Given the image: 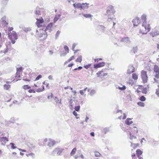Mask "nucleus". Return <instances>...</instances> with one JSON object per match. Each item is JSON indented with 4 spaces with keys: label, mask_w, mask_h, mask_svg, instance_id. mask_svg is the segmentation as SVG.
Masks as SVG:
<instances>
[{
    "label": "nucleus",
    "mask_w": 159,
    "mask_h": 159,
    "mask_svg": "<svg viewBox=\"0 0 159 159\" xmlns=\"http://www.w3.org/2000/svg\"><path fill=\"white\" fill-rule=\"evenodd\" d=\"M115 11L114 10L113 7L112 6H110L107 8L106 15L109 16L111 15H113Z\"/></svg>",
    "instance_id": "1"
},
{
    "label": "nucleus",
    "mask_w": 159,
    "mask_h": 159,
    "mask_svg": "<svg viewBox=\"0 0 159 159\" xmlns=\"http://www.w3.org/2000/svg\"><path fill=\"white\" fill-rule=\"evenodd\" d=\"M141 76L143 82V83H146L147 82L148 76L146 71H144L143 70H142L141 72Z\"/></svg>",
    "instance_id": "2"
},
{
    "label": "nucleus",
    "mask_w": 159,
    "mask_h": 159,
    "mask_svg": "<svg viewBox=\"0 0 159 159\" xmlns=\"http://www.w3.org/2000/svg\"><path fill=\"white\" fill-rule=\"evenodd\" d=\"M64 149L62 148H56L53 151V153H57L58 155H60Z\"/></svg>",
    "instance_id": "3"
},
{
    "label": "nucleus",
    "mask_w": 159,
    "mask_h": 159,
    "mask_svg": "<svg viewBox=\"0 0 159 159\" xmlns=\"http://www.w3.org/2000/svg\"><path fill=\"white\" fill-rule=\"evenodd\" d=\"M149 34L153 37L159 35V30H157V28H155L154 31L153 32L152 31Z\"/></svg>",
    "instance_id": "4"
},
{
    "label": "nucleus",
    "mask_w": 159,
    "mask_h": 159,
    "mask_svg": "<svg viewBox=\"0 0 159 159\" xmlns=\"http://www.w3.org/2000/svg\"><path fill=\"white\" fill-rule=\"evenodd\" d=\"M105 62L104 61H102L101 62H99L98 64H94L93 65L94 68L95 69H97L104 66Z\"/></svg>",
    "instance_id": "5"
},
{
    "label": "nucleus",
    "mask_w": 159,
    "mask_h": 159,
    "mask_svg": "<svg viewBox=\"0 0 159 159\" xmlns=\"http://www.w3.org/2000/svg\"><path fill=\"white\" fill-rule=\"evenodd\" d=\"M53 24L52 23H49L47 26L46 27V29H45L44 33H45L46 34H47V33L46 32V31L48 30H49V32H51V31H52V27L53 26Z\"/></svg>",
    "instance_id": "6"
},
{
    "label": "nucleus",
    "mask_w": 159,
    "mask_h": 159,
    "mask_svg": "<svg viewBox=\"0 0 159 159\" xmlns=\"http://www.w3.org/2000/svg\"><path fill=\"white\" fill-rule=\"evenodd\" d=\"M6 18V16H4L1 19V24H2V26L3 27L6 26L8 24V23L5 20Z\"/></svg>",
    "instance_id": "7"
},
{
    "label": "nucleus",
    "mask_w": 159,
    "mask_h": 159,
    "mask_svg": "<svg viewBox=\"0 0 159 159\" xmlns=\"http://www.w3.org/2000/svg\"><path fill=\"white\" fill-rule=\"evenodd\" d=\"M81 6L82 7L81 8V10H86L89 7V3H81Z\"/></svg>",
    "instance_id": "8"
},
{
    "label": "nucleus",
    "mask_w": 159,
    "mask_h": 159,
    "mask_svg": "<svg viewBox=\"0 0 159 159\" xmlns=\"http://www.w3.org/2000/svg\"><path fill=\"white\" fill-rule=\"evenodd\" d=\"M82 4L80 3H74L73 5L74 7L76 8H77L78 9H80V10H81V8H82Z\"/></svg>",
    "instance_id": "9"
},
{
    "label": "nucleus",
    "mask_w": 159,
    "mask_h": 159,
    "mask_svg": "<svg viewBox=\"0 0 159 159\" xmlns=\"http://www.w3.org/2000/svg\"><path fill=\"white\" fill-rule=\"evenodd\" d=\"M56 143V142L55 141L50 140L48 142V146L50 147H53L55 144Z\"/></svg>",
    "instance_id": "10"
},
{
    "label": "nucleus",
    "mask_w": 159,
    "mask_h": 159,
    "mask_svg": "<svg viewBox=\"0 0 159 159\" xmlns=\"http://www.w3.org/2000/svg\"><path fill=\"white\" fill-rule=\"evenodd\" d=\"M36 20L37 21L36 22V24L37 26L39 27V26L38 24L43 23L44 22L43 20L42 17H41L40 19H37Z\"/></svg>",
    "instance_id": "11"
},
{
    "label": "nucleus",
    "mask_w": 159,
    "mask_h": 159,
    "mask_svg": "<svg viewBox=\"0 0 159 159\" xmlns=\"http://www.w3.org/2000/svg\"><path fill=\"white\" fill-rule=\"evenodd\" d=\"M132 119H133V118H127L125 121V124L128 125H130L132 124L133 123V121H130V120Z\"/></svg>",
    "instance_id": "12"
},
{
    "label": "nucleus",
    "mask_w": 159,
    "mask_h": 159,
    "mask_svg": "<svg viewBox=\"0 0 159 159\" xmlns=\"http://www.w3.org/2000/svg\"><path fill=\"white\" fill-rule=\"evenodd\" d=\"M0 140L2 142H3L5 143L6 142L8 141V138L6 137H0Z\"/></svg>",
    "instance_id": "13"
},
{
    "label": "nucleus",
    "mask_w": 159,
    "mask_h": 159,
    "mask_svg": "<svg viewBox=\"0 0 159 159\" xmlns=\"http://www.w3.org/2000/svg\"><path fill=\"white\" fill-rule=\"evenodd\" d=\"M61 14H56L55 15V17H54L53 19L54 23H55L56 21L59 19L61 16Z\"/></svg>",
    "instance_id": "14"
},
{
    "label": "nucleus",
    "mask_w": 159,
    "mask_h": 159,
    "mask_svg": "<svg viewBox=\"0 0 159 159\" xmlns=\"http://www.w3.org/2000/svg\"><path fill=\"white\" fill-rule=\"evenodd\" d=\"M154 71L156 73L159 72V67L157 65H155L153 68Z\"/></svg>",
    "instance_id": "15"
},
{
    "label": "nucleus",
    "mask_w": 159,
    "mask_h": 159,
    "mask_svg": "<svg viewBox=\"0 0 159 159\" xmlns=\"http://www.w3.org/2000/svg\"><path fill=\"white\" fill-rule=\"evenodd\" d=\"M11 43H9L8 44H6V48L3 51V53H7L8 50L9 48L8 47V46H10V47H11Z\"/></svg>",
    "instance_id": "16"
},
{
    "label": "nucleus",
    "mask_w": 159,
    "mask_h": 159,
    "mask_svg": "<svg viewBox=\"0 0 159 159\" xmlns=\"http://www.w3.org/2000/svg\"><path fill=\"white\" fill-rule=\"evenodd\" d=\"M11 35H12V37L13 36L15 40H16L18 39L17 34L15 31H13L12 32V34Z\"/></svg>",
    "instance_id": "17"
},
{
    "label": "nucleus",
    "mask_w": 159,
    "mask_h": 159,
    "mask_svg": "<svg viewBox=\"0 0 159 159\" xmlns=\"http://www.w3.org/2000/svg\"><path fill=\"white\" fill-rule=\"evenodd\" d=\"M8 34V37L11 40V43L14 44L15 43L16 41L15 40H13L12 39V35H10V34L9 33Z\"/></svg>",
    "instance_id": "18"
},
{
    "label": "nucleus",
    "mask_w": 159,
    "mask_h": 159,
    "mask_svg": "<svg viewBox=\"0 0 159 159\" xmlns=\"http://www.w3.org/2000/svg\"><path fill=\"white\" fill-rule=\"evenodd\" d=\"M143 152V151H141L140 149H138L136 151V153L137 156L141 155Z\"/></svg>",
    "instance_id": "19"
},
{
    "label": "nucleus",
    "mask_w": 159,
    "mask_h": 159,
    "mask_svg": "<svg viewBox=\"0 0 159 159\" xmlns=\"http://www.w3.org/2000/svg\"><path fill=\"white\" fill-rule=\"evenodd\" d=\"M82 14L86 18H91L93 16L90 14H84L82 13Z\"/></svg>",
    "instance_id": "20"
},
{
    "label": "nucleus",
    "mask_w": 159,
    "mask_h": 159,
    "mask_svg": "<svg viewBox=\"0 0 159 159\" xmlns=\"http://www.w3.org/2000/svg\"><path fill=\"white\" fill-rule=\"evenodd\" d=\"M24 68L22 67H20L19 68H16V71L17 72L16 74H17L18 73L19 74V73L20 72H22V70H23Z\"/></svg>",
    "instance_id": "21"
},
{
    "label": "nucleus",
    "mask_w": 159,
    "mask_h": 159,
    "mask_svg": "<svg viewBox=\"0 0 159 159\" xmlns=\"http://www.w3.org/2000/svg\"><path fill=\"white\" fill-rule=\"evenodd\" d=\"M132 131L134 134H136L138 133V130L137 128L135 126L133 127V129L132 130Z\"/></svg>",
    "instance_id": "22"
},
{
    "label": "nucleus",
    "mask_w": 159,
    "mask_h": 159,
    "mask_svg": "<svg viewBox=\"0 0 159 159\" xmlns=\"http://www.w3.org/2000/svg\"><path fill=\"white\" fill-rule=\"evenodd\" d=\"M109 131V129L108 128H105L103 129L102 131V133H104L106 134Z\"/></svg>",
    "instance_id": "23"
},
{
    "label": "nucleus",
    "mask_w": 159,
    "mask_h": 159,
    "mask_svg": "<svg viewBox=\"0 0 159 159\" xmlns=\"http://www.w3.org/2000/svg\"><path fill=\"white\" fill-rule=\"evenodd\" d=\"M128 41H129V38L127 37H126L122 38L120 41L121 42H125Z\"/></svg>",
    "instance_id": "24"
},
{
    "label": "nucleus",
    "mask_w": 159,
    "mask_h": 159,
    "mask_svg": "<svg viewBox=\"0 0 159 159\" xmlns=\"http://www.w3.org/2000/svg\"><path fill=\"white\" fill-rule=\"evenodd\" d=\"M82 61V57L81 55H80L77 58V59L75 61L76 62H81Z\"/></svg>",
    "instance_id": "25"
},
{
    "label": "nucleus",
    "mask_w": 159,
    "mask_h": 159,
    "mask_svg": "<svg viewBox=\"0 0 159 159\" xmlns=\"http://www.w3.org/2000/svg\"><path fill=\"white\" fill-rule=\"evenodd\" d=\"M10 85L9 84H5L4 85L3 87L4 89L8 90L10 88Z\"/></svg>",
    "instance_id": "26"
},
{
    "label": "nucleus",
    "mask_w": 159,
    "mask_h": 159,
    "mask_svg": "<svg viewBox=\"0 0 159 159\" xmlns=\"http://www.w3.org/2000/svg\"><path fill=\"white\" fill-rule=\"evenodd\" d=\"M132 78L135 80H137L138 78V76L135 73H133L132 74Z\"/></svg>",
    "instance_id": "27"
},
{
    "label": "nucleus",
    "mask_w": 159,
    "mask_h": 159,
    "mask_svg": "<svg viewBox=\"0 0 159 159\" xmlns=\"http://www.w3.org/2000/svg\"><path fill=\"white\" fill-rule=\"evenodd\" d=\"M76 148H74L71 151V152L70 153V155L71 156H72L74 155L76 151Z\"/></svg>",
    "instance_id": "28"
},
{
    "label": "nucleus",
    "mask_w": 159,
    "mask_h": 159,
    "mask_svg": "<svg viewBox=\"0 0 159 159\" xmlns=\"http://www.w3.org/2000/svg\"><path fill=\"white\" fill-rule=\"evenodd\" d=\"M147 16L145 14H143L141 16V19L143 21H146Z\"/></svg>",
    "instance_id": "29"
},
{
    "label": "nucleus",
    "mask_w": 159,
    "mask_h": 159,
    "mask_svg": "<svg viewBox=\"0 0 159 159\" xmlns=\"http://www.w3.org/2000/svg\"><path fill=\"white\" fill-rule=\"evenodd\" d=\"M139 99L141 102H144L146 100V98L144 96H142L140 97Z\"/></svg>",
    "instance_id": "30"
},
{
    "label": "nucleus",
    "mask_w": 159,
    "mask_h": 159,
    "mask_svg": "<svg viewBox=\"0 0 159 159\" xmlns=\"http://www.w3.org/2000/svg\"><path fill=\"white\" fill-rule=\"evenodd\" d=\"M138 50V48L137 47H133L132 49L131 50V51L133 52L134 54H135L137 52Z\"/></svg>",
    "instance_id": "31"
},
{
    "label": "nucleus",
    "mask_w": 159,
    "mask_h": 159,
    "mask_svg": "<svg viewBox=\"0 0 159 159\" xmlns=\"http://www.w3.org/2000/svg\"><path fill=\"white\" fill-rule=\"evenodd\" d=\"M147 89L146 87L143 88L142 93L143 94H146L147 93Z\"/></svg>",
    "instance_id": "32"
},
{
    "label": "nucleus",
    "mask_w": 159,
    "mask_h": 159,
    "mask_svg": "<svg viewBox=\"0 0 159 159\" xmlns=\"http://www.w3.org/2000/svg\"><path fill=\"white\" fill-rule=\"evenodd\" d=\"M137 104L138 105L141 107H144L145 106L144 103L141 102H138L137 103Z\"/></svg>",
    "instance_id": "33"
},
{
    "label": "nucleus",
    "mask_w": 159,
    "mask_h": 159,
    "mask_svg": "<svg viewBox=\"0 0 159 159\" xmlns=\"http://www.w3.org/2000/svg\"><path fill=\"white\" fill-rule=\"evenodd\" d=\"M23 88L24 89H29L31 88V87L29 86L28 85H25L23 86Z\"/></svg>",
    "instance_id": "34"
},
{
    "label": "nucleus",
    "mask_w": 159,
    "mask_h": 159,
    "mask_svg": "<svg viewBox=\"0 0 159 159\" xmlns=\"http://www.w3.org/2000/svg\"><path fill=\"white\" fill-rule=\"evenodd\" d=\"M139 143H131V146L133 147L134 149L136 148L137 146H139Z\"/></svg>",
    "instance_id": "35"
},
{
    "label": "nucleus",
    "mask_w": 159,
    "mask_h": 159,
    "mask_svg": "<svg viewBox=\"0 0 159 159\" xmlns=\"http://www.w3.org/2000/svg\"><path fill=\"white\" fill-rule=\"evenodd\" d=\"M80 105L75 106L74 107L75 111H79L80 110Z\"/></svg>",
    "instance_id": "36"
},
{
    "label": "nucleus",
    "mask_w": 159,
    "mask_h": 159,
    "mask_svg": "<svg viewBox=\"0 0 159 159\" xmlns=\"http://www.w3.org/2000/svg\"><path fill=\"white\" fill-rule=\"evenodd\" d=\"M104 71L103 70H100V71H98V72H97L96 73V75H97V77H99L100 76L99 75H102V73Z\"/></svg>",
    "instance_id": "37"
},
{
    "label": "nucleus",
    "mask_w": 159,
    "mask_h": 159,
    "mask_svg": "<svg viewBox=\"0 0 159 159\" xmlns=\"http://www.w3.org/2000/svg\"><path fill=\"white\" fill-rule=\"evenodd\" d=\"M10 145H11V148L13 149L17 148L15 146V144L13 143H11Z\"/></svg>",
    "instance_id": "38"
},
{
    "label": "nucleus",
    "mask_w": 159,
    "mask_h": 159,
    "mask_svg": "<svg viewBox=\"0 0 159 159\" xmlns=\"http://www.w3.org/2000/svg\"><path fill=\"white\" fill-rule=\"evenodd\" d=\"M96 91L94 89H92L91 90L90 93V95L91 96H93L96 93Z\"/></svg>",
    "instance_id": "39"
},
{
    "label": "nucleus",
    "mask_w": 159,
    "mask_h": 159,
    "mask_svg": "<svg viewBox=\"0 0 159 159\" xmlns=\"http://www.w3.org/2000/svg\"><path fill=\"white\" fill-rule=\"evenodd\" d=\"M23 30L25 32H27L30 31L31 30V29L30 28H25L23 29Z\"/></svg>",
    "instance_id": "40"
},
{
    "label": "nucleus",
    "mask_w": 159,
    "mask_h": 159,
    "mask_svg": "<svg viewBox=\"0 0 159 159\" xmlns=\"http://www.w3.org/2000/svg\"><path fill=\"white\" fill-rule=\"evenodd\" d=\"M9 0H2V4L3 5H6L7 4V3Z\"/></svg>",
    "instance_id": "41"
},
{
    "label": "nucleus",
    "mask_w": 159,
    "mask_h": 159,
    "mask_svg": "<svg viewBox=\"0 0 159 159\" xmlns=\"http://www.w3.org/2000/svg\"><path fill=\"white\" fill-rule=\"evenodd\" d=\"M91 65V64L89 63V64H88L87 65H84L83 66V67H84L86 69H88L90 67Z\"/></svg>",
    "instance_id": "42"
},
{
    "label": "nucleus",
    "mask_w": 159,
    "mask_h": 159,
    "mask_svg": "<svg viewBox=\"0 0 159 159\" xmlns=\"http://www.w3.org/2000/svg\"><path fill=\"white\" fill-rule=\"evenodd\" d=\"M126 89V87L125 85H123L122 87H118V89L122 91L125 90Z\"/></svg>",
    "instance_id": "43"
},
{
    "label": "nucleus",
    "mask_w": 159,
    "mask_h": 159,
    "mask_svg": "<svg viewBox=\"0 0 159 159\" xmlns=\"http://www.w3.org/2000/svg\"><path fill=\"white\" fill-rule=\"evenodd\" d=\"M146 21H143L142 26L144 27L146 30H147Z\"/></svg>",
    "instance_id": "44"
},
{
    "label": "nucleus",
    "mask_w": 159,
    "mask_h": 159,
    "mask_svg": "<svg viewBox=\"0 0 159 159\" xmlns=\"http://www.w3.org/2000/svg\"><path fill=\"white\" fill-rule=\"evenodd\" d=\"M129 68L130 69H132V70L131 71V73H133L135 71V68L133 66H129Z\"/></svg>",
    "instance_id": "45"
},
{
    "label": "nucleus",
    "mask_w": 159,
    "mask_h": 159,
    "mask_svg": "<svg viewBox=\"0 0 159 159\" xmlns=\"http://www.w3.org/2000/svg\"><path fill=\"white\" fill-rule=\"evenodd\" d=\"M43 35L45 36L44 37V38H47V34H46L45 33L44 34V32L43 33H40V34L39 35V36L40 37H43Z\"/></svg>",
    "instance_id": "46"
},
{
    "label": "nucleus",
    "mask_w": 159,
    "mask_h": 159,
    "mask_svg": "<svg viewBox=\"0 0 159 159\" xmlns=\"http://www.w3.org/2000/svg\"><path fill=\"white\" fill-rule=\"evenodd\" d=\"M64 48L65 51L67 52V53H68L69 52V48L67 46L65 45L64 47Z\"/></svg>",
    "instance_id": "47"
},
{
    "label": "nucleus",
    "mask_w": 159,
    "mask_h": 159,
    "mask_svg": "<svg viewBox=\"0 0 159 159\" xmlns=\"http://www.w3.org/2000/svg\"><path fill=\"white\" fill-rule=\"evenodd\" d=\"M15 118L14 117H12L11 118L10 120L9 121V122H10V123H13L15 122Z\"/></svg>",
    "instance_id": "48"
},
{
    "label": "nucleus",
    "mask_w": 159,
    "mask_h": 159,
    "mask_svg": "<svg viewBox=\"0 0 159 159\" xmlns=\"http://www.w3.org/2000/svg\"><path fill=\"white\" fill-rule=\"evenodd\" d=\"M98 27L101 29L102 30L104 31L105 29V27L102 25H99L98 26Z\"/></svg>",
    "instance_id": "49"
},
{
    "label": "nucleus",
    "mask_w": 159,
    "mask_h": 159,
    "mask_svg": "<svg viewBox=\"0 0 159 159\" xmlns=\"http://www.w3.org/2000/svg\"><path fill=\"white\" fill-rule=\"evenodd\" d=\"M130 134V139L131 140L133 138L134 139H136V137L135 136H134L133 135H132V134L131 133H129Z\"/></svg>",
    "instance_id": "50"
},
{
    "label": "nucleus",
    "mask_w": 159,
    "mask_h": 159,
    "mask_svg": "<svg viewBox=\"0 0 159 159\" xmlns=\"http://www.w3.org/2000/svg\"><path fill=\"white\" fill-rule=\"evenodd\" d=\"M60 31H59V30H58L57 32V33H56V35H55V38H56V39H57V38L58 37L59 35L60 34Z\"/></svg>",
    "instance_id": "51"
},
{
    "label": "nucleus",
    "mask_w": 159,
    "mask_h": 159,
    "mask_svg": "<svg viewBox=\"0 0 159 159\" xmlns=\"http://www.w3.org/2000/svg\"><path fill=\"white\" fill-rule=\"evenodd\" d=\"M147 30L148 32H149L151 30V27L150 26V25L149 24H148L147 26Z\"/></svg>",
    "instance_id": "52"
},
{
    "label": "nucleus",
    "mask_w": 159,
    "mask_h": 159,
    "mask_svg": "<svg viewBox=\"0 0 159 159\" xmlns=\"http://www.w3.org/2000/svg\"><path fill=\"white\" fill-rule=\"evenodd\" d=\"M4 42V41L2 40V38H1L0 40V48L2 47Z\"/></svg>",
    "instance_id": "53"
},
{
    "label": "nucleus",
    "mask_w": 159,
    "mask_h": 159,
    "mask_svg": "<svg viewBox=\"0 0 159 159\" xmlns=\"http://www.w3.org/2000/svg\"><path fill=\"white\" fill-rule=\"evenodd\" d=\"M28 92L29 93H35L36 92V91L34 89H30L28 90Z\"/></svg>",
    "instance_id": "54"
},
{
    "label": "nucleus",
    "mask_w": 159,
    "mask_h": 159,
    "mask_svg": "<svg viewBox=\"0 0 159 159\" xmlns=\"http://www.w3.org/2000/svg\"><path fill=\"white\" fill-rule=\"evenodd\" d=\"M42 77V76L41 75H39L36 78L35 80H39Z\"/></svg>",
    "instance_id": "55"
},
{
    "label": "nucleus",
    "mask_w": 159,
    "mask_h": 159,
    "mask_svg": "<svg viewBox=\"0 0 159 159\" xmlns=\"http://www.w3.org/2000/svg\"><path fill=\"white\" fill-rule=\"evenodd\" d=\"M101 154L98 152H96L95 153V156L96 157L100 156Z\"/></svg>",
    "instance_id": "56"
},
{
    "label": "nucleus",
    "mask_w": 159,
    "mask_h": 159,
    "mask_svg": "<svg viewBox=\"0 0 159 159\" xmlns=\"http://www.w3.org/2000/svg\"><path fill=\"white\" fill-rule=\"evenodd\" d=\"M67 54V53L66 52H63L60 54V56L61 57L65 56Z\"/></svg>",
    "instance_id": "57"
},
{
    "label": "nucleus",
    "mask_w": 159,
    "mask_h": 159,
    "mask_svg": "<svg viewBox=\"0 0 159 159\" xmlns=\"http://www.w3.org/2000/svg\"><path fill=\"white\" fill-rule=\"evenodd\" d=\"M74 58V56H71L70 58L68 60V62H70L71 61V60H73Z\"/></svg>",
    "instance_id": "58"
},
{
    "label": "nucleus",
    "mask_w": 159,
    "mask_h": 159,
    "mask_svg": "<svg viewBox=\"0 0 159 159\" xmlns=\"http://www.w3.org/2000/svg\"><path fill=\"white\" fill-rule=\"evenodd\" d=\"M35 13L36 15H40V12L39 11L35 10Z\"/></svg>",
    "instance_id": "59"
},
{
    "label": "nucleus",
    "mask_w": 159,
    "mask_h": 159,
    "mask_svg": "<svg viewBox=\"0 0 159 159\" xmlns=\"http://www.w3.org/2000/svg\"><path fill=\"white\" fill-rule=\"evenodd\" d=\"M37 92H40L43 91V90H42V89L39 88L37 89L36 91Z\"/></svg>",
    "instance_id": "60"
},
{
    "label": "nucleus",
    "mask_w": 159,
    "mask_h": 159,
    "mask_svg": "<svg viewBox=\"0 0 159 159\" xmlns=\"http://www.w3.org/2000/svg\"><path fill=\"white\" fill-rule=\"evenodd\" d=\"M131 157L133 159H136V155L135 154H133L132 155Z\"/></svg>",
    "instance_id": "61"
},
{
    "label": "nucleus",
    "mask_w": 159,
    "mask_h": 159,
    "mask_svg": "<svg viewBox=\"0 0 159 159\" xmlns=\"http://www.w3.org/2000/svg\"><path fill=\"white\" fill-rule=\"evenodd\" d=\"M72 113L75 116H77L78 115L77 113L75 111H73Z\"/></svg>",
    "instance_id": "62"
},
{
    "label": "nucleus",
    "mask_w": 159,
    "mask_h": 159,
    "mask_svg": "<svg viewBox=\"0 0 159 159\" xmlns=\"http://www.w3.org/2000/svg\"><path fill=\"white\" fill-rule=\"evenodd\" d=\"M156 94L159 97V89H156Z\"/></svg>",
    "instance_id": "63"
},
{
    "label": "nucleus",
    "mask_w": 159,
    "mask_h": 159,
    "mask_svg": "<svg viewBox=\"0 0 159 159\" xmlns=\"http://www.w3.org/2000/svg\"><path fill=\"white\" fill-rule=\"evenodd\" d=\"M155 77L157 79H158L159 78V72L156 73V75H155Z\"/></svg>",
    "instance_id": "64"
}]
</instances>
